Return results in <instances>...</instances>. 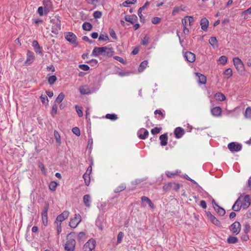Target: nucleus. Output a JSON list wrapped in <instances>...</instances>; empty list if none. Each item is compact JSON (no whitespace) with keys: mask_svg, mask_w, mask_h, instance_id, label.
<instances>
[{"mask_svg":"<svg viewBox=\"0 0 251 251\" xmlns=\"http://www.w3.org/2000/svg\"><path fill=\"white\" fill-rule=\"evenodd\" d=\"M114 51L112 48H108L107 47H95L93 50L91 55L98 56L100 55L105 56L108 57H111Z\"/></svg>","mask_w":251,"mask_h":251,"instance_id":"nucleus-1","label":"nucleus"},{"mask_svg":"<svg viewBox=\"0 0 251 251\" xmlns=\"http://www.w3.org/2000/svg\"><path fill=\"white\" fill-rule=\"evenodd\" d=\"M50 22L53 24L51 27V32L56 35L58 34L61 27L60 17L58 16H56L53 18L50 19Z\"/></svg>","mask_w":251,"mask_h":251,"instance_id":"nucleus-2","label":"nucleus"},{"mask_svg":"<svg viewBox=\"0 0 251 251\" xmlns=\"http://www.w3.org/2000/svg\"><path fill=\"white\" fill-rule=\"evenodd\" d=\"M75 244L76 242L73 236V233H70L67 236V241L64 249L67 251H74Z\"/></svg>","mask_w":251,"mask_h":251,"instance_id":"nucleus-3","label":"nucleus"},{"mask_svg":"<svg viewBox=\"0 0 251 251\" xmlns=\"http://www.w3.org/2000/svg\"><path fill=\"white\" fill-rule=\"evenodd\" d=\"M241 229V225L239 222H235L229 226V230L232 234L235 236L238 235Z\"/></svg>","mask_w":251,"mask_h":251,"instance_id":"nucleus-4","label":"nucleus"},{"mask_svg":"<svg viewBox=\"0 0 251 251\" xmlns=\"http://www.w3.org/2000/svg\"><path fill=\"white\" fill-rule=\"evenodd\" d=\"M65 38L68 42H70L72 44L75 46L78 45V43L77 42V37L74 33L72 32L65 33Z\"/></svg>","mask_w":251,"mask_h":251,"instance_id":"nucleus-5","label":"nucleus"},{"mask_svg":"<svg viewBox=\"0 0 251 251\" xmlns=\"http://www.w3.org/2000/svg\"><path fill=\"white\" fill-rule=\"evenodd\" d=\"M227 147L232 152H238L242 150V145L239 143L232 142L228 144Z\"/></svg>","mask_w":251,"mask_h":251,"instance_id":"nucleus-6","label":"nucleus"},{"mask_svg":"<svg viewBox=\"0 0 251 251\" xmlns=\"http://www.w3.org/2000/svg\"><path fill=\"white\" fill-rule=\"evenodd\" d=\"M96 241L93 239L89 240L84 245V251H93L96 247Z\"/></svg>","mask_w":251,"mask_h":251,"instance_id":"nucleus-7","label":"nucleus"},{"mask_svg":"<svg viewBox=\"0 0 251 251\" xmlns=\"http://www.w3.org/2000/svg\"><path fill=\"white\" fill-rule=\"evenodd\" d=\"M233 64L238 72H242L244 70V65L241 60L238 57L233 59Z\"/></svg>","mask_w":251,"mask_h":251,"instance_id":"nucleus-8","label":"nucleus"},{"mask_svg":"<svg viewBox=\"0 0 251 251\" xmlns=\"http://www.w3.org/2000/svg\"><path fill=\"white\" fill-rule=\"evenodd\" d=\"M239 198H241V202L243 209H247L250 206L251 203V199L249 195H247L244 197H240Z\"/></svg>","mask_w":251,"mask_h":251,"instance_id":"nucleus-9","label":"nucleus"},{"mask_svg":"<svg viewBox=\"0 0 251 251\" xmlns=\"http://www.w3.org/2000/svg\"><path fill=\"white\" fill-rule=\"evenodd\" d=\"M81 221V216L79 214H75V217L71 219L69 225L72 228H75L77 226Z\"/></svg>","mask_w":251,"mask_h":251,"instance_id":"nucleus-10","label":"nucleus"},{"mask_svg":"<svg viewBox=\"0 0 251 251\" xmlns=\"http://www.w3.org/2000/svg\"><path fill=\"white\" fill-rule=\"evenodd\" d=\"M92 166L90 165L88 167V168L86 170V172L83 176V177L84 178L85 185L87 186H89L90 184V180H91L90 175L92 173Z\"/></svg>","mask_w":251,"mask_h":251,"instance_id":"nucleus-11","label":"nucleus"},{"mask_svg":"<svg viewBox=\"0 0 251 251\" xmlns=\"http://www.w3.org/2000/svg\"><path fill=\"white\" fill-rule=\"evenodd\" d=\"M69 212L67 211H64L57 217L55 223L56 224L59 223L61 224V222H62L65 219H67L69 217Z\"/></svg>","mask_w":251,"mask_h":251,"instance_id":"nucleus-12","label":"nucleus"},{"mask_svg":"<svg viewBox=\"0 0 251 251\" xmlns=\"http://www.w3.org/2000/svg\"><path fill=\"white\" fill-rule=\"evenodd\" d=\"M206 216L208 219L213 224L218 226H221V222L210 212H206Z\"/></svg>","mask_w":251,"mask_h":251,"instance_id":"nucleus-13","label":"nucleus"},{"mask_svg":"<svg viewBox=\"0 0 251 251\" xmlns=\"http://www.w3.org/2000/svg\"><path fill=\"white\" fill-rule=\"evenodd\" d=\"M48 206H46L44 207L41 213L42 223L45 226L48 225Z\"/></svg>","mask_w":251,"mask_h":251,"instance_id":"nucleus-14","label":"nucleus"},{"mask_svg":"<svg viewBox=\"0 0 251 251\" xmlns=\"http://www.w3.org/2000/svg\"><path fill=\"white\" fill-rule=\"evenodd\" d=\"M184 57L187 61L191 63L194 62L196 60L195 54L191 51H186L184 55Z\"/></svg>","mask_w":251,"mask_h":251,"instance_id":"nucleus-15","label":"nucleus"},{"mask_svg":"<svg viewBox=\"0 0 251 251\" xmlns=\"http://www.w3.org/2000/svg\"><path fill=\"white\" fill-rule=\"evenodd\" d=\"M150 4V2L148 1H147L144 5L140 7L138 10V15L140 18V20L141 22L144 23L145 19V18L143 16V15L142 14V11L144 10L147 6H148Z\"/></svg>","mask_w":251,"mask_h":251,"instance_id":"nucleus-16","label":"nucleus"},{"mask_svg":"<svg viewBox=\"0 0 251 251\" xmlns=\"http://www.w3.org/2000/svg\"><path fill=\"white\" fill-rule=\"evenodd\" d=\"M212 203L213 204L215 210L220 216H223L225 214V210L224 208L221 207L220 206H219L214 200L212 201Z\"/></svg>","mask_w":251,"mask_h":251,"instance_id":"nucleus-17","label":"nucleus"},{"mask_svg":"<svg viewBox=\"0 0 251 251\" xmlns=\"http://www.w3.org/2000/svg\"><path fill=\"white\" fill-rule=\"evenodd\" d=\"M83 202L85 206L87 207H90L92 202V197L90 195H85L83 197Z\"/></svg>","mask_w":251,"mask_h":251,"instance_id":"nucleus-18","label":"nucleus"},{"mask_svg":"<svg viewBox=\"0 0 251 251\" xmlns=\"http://www.w3.org/2000/svg\"><path fill=\"white\" fill-rule=\"evenodd\" d=\"M26 55L27 58L25 62V64L26 65H30L34 60L35 58L34 53L32 51L28 50L27 51Z\"/></svg>","mask_w":251,"mask_h":251,"instance_id":"nucleus-19","label":"nucleus"},{"mask_svg":"<svg viewBox=\"0 0 251 251\" xmlns=\"http://www.w3.org/2000/svg\"><path fill=\"white\" fill-rule=\"evenodd\" d=\"M174 134L176 138H180L185 133V131L181 127H177L174 130Z\"/></svg>","mask_w":251,"mask_h":251,"instance_id":"nucleus-20","label":"nucleus"},{"mask_svg":"<svg viewBox=\"0 0 251 251\" xmlns=\"http://www.w3.org/2000/svg\"><path fill=\"white\" fill-rule=\"evenodd\" d=\"M201 29L204 31H207V27L209 25V21L206 18H203L200 21Z\"/></svg>","mask_w":251,"mask_h":251,"instance_id":"nucleus-21","label":"nucleus"},{"mask_svg":"<svg viewBox=\"0 0 251 251\" xmlns=\"http://www.w3.org/2000/svg\"><path fill=\"white\" fill-rule=\"evenodd\" d=\"M149 135L148 131L145 128H141L138 132V136L141 139H145Z\"/></svg>","mask_w":251,"mask_h":251,"instance_id":"nucleus-22","label":"nucleus"},{"mask_svg":"<svg viewBox=\"0 0 251 251\" xmlns=\"http://www.w3.org/2000/svg\"><path fill=\"white\" fill-rule=\"evenodd\" d=\"M241 198H238L232 206V209L234 211H239L242 207L241 202Z\"/></svg>","mask_w":251,"mask_h":251,"instance_id":"nucleus-23","label":"nucleus"},{"mask_svg":"<svg viewBox=\"0 0 251 251\" xmlns=\"http://www.w3.org/2000/svg\"><path fill=\"white\" fill-rule=\"evenodd\" d=\"M125 20L128 22H129L131 24H133L134 23L138 20V17L135 14L132 15H126L125 17Z\"/></svg>","mask_w":251,"mask_h":251,"instance_id":"nucleus-24","label":"nucleus"},{"mask_svg":"<svg viewBox=\"0 0 251 251\" xmlns=\"http://www.w3.org/2000/svg\"><path fill=\"white\" fill-rule=\"evenodd\" d=\"M211 112L213 116L219 117L221 115L222 109L220 106H216L211 109Z\"/></svg>","mask_w":251,"mask_h":251,"instance_id":"nucleus-25","label":"nucleus"},{"mask_svg":"<svg viewBox=\"0 0 251 251\" xmlns=\"http://www.w3.org/2000/svg\"><path fill=\"white\" fill-rule=\"evenodd\" d=\"M43 4L45 14H47L50 11V8L51 7L52 3L50 0H43Z\"/></svg>","mask_w":251,"mask_h":251,"instance_id":"nucleus-26","label":"nucleus"},{"mask_svg":"<svg viewBox=\"0 0 251 251\" xmlns=\"http://www.w3.org/2000/svg\"><path fill=\"white\" fill-rule=\"evenodd\" d=\"M196 75L199 77L198 82L200 84H205L206 82V77L200 73H196Z\"/></svg>","mask_w":251,"mask_h":251,"instance_id":"nucleus-27","label":"nucleus"},{"mask_svg":"<svg viewBox=\"0 0 251 251\" xmlns=\"http://www.w3.org/2000/svg\"><path fill=\"white\" fill-rule=\"evenodd\" d=\"M160 140V145L162 146H165L167 145L168 135L167 133L162 134L159 137Z\"/></svg>","mask_w":251,"mask_h":251,"instance_id":"nucleus-28","label":"nucleus"},{"mask_svg":"<svg viewBox=\"0 0 251 251\" xmlns=\"http://www.w3.org/2000/svg\"><path fill=\"white\" fill-rule=\"evenodd\" d=\"M174 185L176 186L177 189L179 188L178 184L170 182L164 185L163 187V189L165 191H168L171 189Z\"/></svg>","mask_w":251,"mask_h":251,"instance_id":"nucleus-29","label":"nucleus"},{"mask_svg":"<svg viewBox=\"0 0 251 251\" xmlns=\"http://www.w3.org/2000/svg\"><path fill=\"white\" fill-rule=\"evenodd\" d=\"M32 46L34 48L35 51L36 53H42V51H41V50L40 46V45H39V43H38L37 41L34 40L32 42Z\"/></svg>","mask_w":251,"mask_h":251,"instance_id":"nucleus-30","label":"nucleus"},{"mask_svg":"<svg viewBox=\"0 0 251 251\" xmlns=\"http://www.w3.org/2000/svg\"><path fill=\"white\" fill-rule=\"evenodd\" d=\"M214 97L216 100L220 101H224L226 99V96L221 92H218L214 95Z\"/></svg>","mask_w":251,"mask_h":251,"instance_id":"nucleus-31","label":"nucleus"},{"mask_svg":"<svg viewBox=\"0 0 251 251\" xmlns=\"http://www.w3.org/2000/svg\"><path fill=\"white\" fill-rule=\"evenodd\" d=\"M93 28L92 25L89 22H84L82 25V28L86 31H90Z\"/></svg>","mask_w":251,"mask_h":251,"instance_id":"nucleus-32","label":"nucleus"},{"mask_svg":"<svg viewBox=\"0 0 251 251\" xmlns=\"http://www.w3.org/2000/svg\"><path fill=\"white\" fill-rule=\"evenodd\" d=\"M180 173V171L178 170L175 171V172L166 171L165 174L168 177H173L178 175Z\"/></svg>","mask_w":251,"mask_h":251,"instance_id":"nucleus-33","label":"nucleus"},{"mask_svg":"<svg viewBox=\"0 0 251 251\" xmlns=\"http://www.w3.org/2000/svg\"><path fill=\"white\" fill-rule=\"evenodd\" d=\"M238 241V238L236 237L230 236L227 239V242L228 244H235Z\"/></svg>","mask_w":251,"mask_h":251,"instance_id":"nucleus-34","label":"nucleus"},{"mask_svg":"<svg viewBox=\"0 0 251 251\" xmlns=\"http://www.w3.org/2000/svg\"><path fill=\"white\" fill-rule=\"evenodd\" d=\"M224 74L226 75L225 77L227 79L229 78L232 75V70L231 68H229L226 69L224 72Z\"/></svg>","mask_w":251,"mask_h":251,"instance_id":"nucleus-35","label":"nucleus"},{"mask_svg":"<svg viewBox=\"0 0 251 251\" xmlns=\"http://www.w3.org/2000/svg\"><path fill=\"white\" fill-rule=\"evenodd\" d=\"M148 65V61L146 60L142 61L139 67L138 71L140 72H143L146 68Z\"/></svg>","mask_w":251,"mask_h":251,"instance_id":"nucleus-36","label":"nucleus"},{"mask_svg":"<svg viewBox=\"0 0 251 251\" xmlns=\"http://www.w3.org/2000/svg\"><path fill=\"white\" fill-rule=\"evenodd\" d=\"M105 118L111 121H115L118 119L117 115L115 114H107Z\"/></svg>","mask_w":251,"mask_h":251,"instance_id":"nucleus-37","label":"nucleus"},{"mask_svg":"<svg viewBox=\"0 0 251 251\" xmlns=\"http://www.w3.org/2000/svg\"><path fill=\"white\" fill-rule=\"evenodd\" d=\"M57 80V77L55 75H52L50 76L48 78V81L50 85L53 84Z\"/></svg>","mask_w":251,"mask_h":251,"instance_id":"nucleus-38","label":"nucleus"},{"mask_svg":"<svg viewBox=\"0 0 251 251\" xmlns=\"http://www.w3.org/2000/svg\"><path fill=\"white\" fill-rule=\"evenodd\" d=\"M64 97L65 95L63 93H60L56 98L55 102L58 103H60L64 99Z\"/></svg>","mask_w":251,"mask_h":251,"instance_id":"nucleus-39","label":"nucleus"},{"mask_svg":"<svg viewBox=\"0 0 251 251\" xmlns=\"http://www.w3.org/2000/svg\"><path fill=\"white\" fill-rule=\"evenodd\" d=\"M54 136L56 142L58 144V145H60L61 143L60 136L56 130L54 131Z\"/></svg>","mask_w":251,"mask_h":251,"instance_id":"nucleus-40","label":"nucleus"},{"mask_svg":"<svg viewBox=\"0 0 251 251\" xmlns=\"http://www.w3.org/2000/svg\"><path fill=\"white\" fill-rule=\"evenodd\" d=\"M209 44L212 46L214 47L215 45L217 47L218 41L215 37H212L209 40Z\"/></svg>","mask_w":251,"mask_h":251,"instance_id":"nucleus-41","label":"nucleus"},{"mask_svg":"<svg viewBox=\"0 0 251 251\" xmlns=\"http://www.w3.org/2000/svg\"><path fill=\"white\" fill-rule=\"evenodd\" d=\"M57 184L55 181H51L50 183L49 187L50 190L54 191L56 190Z\"/></svg>","mask_w":251,"mask_h":251,"instance_id":"nucleus-42","label":"nucleus"},{"mask_svg":"<svg viewBox=\"0 0 251 251\" xmlns=\"http://www.w3.org/2000/svg\"><path fill=\"white\" fill-rule=\"evenodd\" d=\"M57 105L56 104L53 105L52 107V109L50 112V114L52 117H54L55 115L57 113Z\"/></svg>","mask_w":251,"mask_h":251,"instance_id":"nucleus-43","label":"nucleus"},{"mask_svg":"<svg viewBox=\"0 0 251 251\" xmlns=\"http://www.w3.org/2000/svg\"><path fill=\"white\" fill-rule=\"evenodd\" d=\"M76 111L79 117H81L83 116L82 108L78 105H76L75 106Z\"/></svg>","mask_w":251,"mask_h":251,"instance_id":"nucleus-44","label":"nucleus"},{"mask_svg":"<svg viewBox=\"0 0 251 251\" xmlns=\"http://www.w3.org/2000/svg\"><path fill=\"white\" fill-rule=\"evenodd\" d=\"M109 37L107 34H100L99 37V41H108L109 40Z\"/></svg>","mask_w":251,"mask_h":251,"instance_id":"nucleus-45","label":"nucleus"},{"mask_svg":"<svg viewBox=\"0 0 251 251\" xmlns=\"http://www.w3.org/2000/svg\"><path fill=\"white\" fill-rule=\"evenodd\" d=\"M245 116L247 118L251 119V108L250 107H248L246 108L245 113Z\"/></svg>","mask_w":251,"mask_h":251,"instance_id":"nucleus-46","label":"nucleus"},{"mask_svg":"<svg viewBox=\"0 0 251 251\" xmlns=\"http://www.w3.org/2000/svg\"><path fill=\"white\" fill-rule=\"evenodd\" d=\"M227 58L226 56H221L219 59V61L223 65H225L227 62Z\"/></svg>","mask_w":251,"mask_h":251,"instance_id":"nucleus-47","label":"nucleus"},{"mask_svg":"<svg viewBox=\"0 0 251 251\" xmlns=\"http://www.w3.org/2000/svg\"><path fill=\"white\" fill-rule=\"evenodd\" d=\"M162 130L161 127H155L151 130V133L152 134L154 135L159 133Z\"/></svg>","mask_w":251,"mask_h":251,"instance_id":"nucleus-48","label":"nucleus"},{"mask_svg":"<svg viewBox=\"0 0 251 251\" xmlns=\"http://www.w3.org/2000/svg\"><path fill=\"white\" fill-rule=\"evenodd\" d=\"M155 115L158 114L161 116V119H163L165 117V115L160 110H155L154 112Z\"/></svg>","mask_w":251,"mask_h":251,"instance_id":"nucleus-49","label":"nucleus"},{"mask_svg":"<svg viewBox=\"0 0 251 251\" xmlns=\"http://www.w3.org/2000/svg\"><path fill=\"white\" fill-rule=\"evenodd\" d=\"M161 18L159 17H153L151 19V23L154 25H157L161 22Z\"/></svg>","mask_w":251,"mask_h":251,"instance_id":"nucleus-50","label":"nucleus"},{"mask_svg":"<svg viewBox=\"0 0 251 251\" xmlns=\"http://www.w3.org/2000/svg\"><path fill=\"white\" fill-rule=\"evenodd\" d=\"M40 98L43 103L47 104H48L49 100L47 96L41 95Z\"/></svg>","mask_w":251,"mask_h":251,"instance_id":"nucleus-51","label":"nucleus"},{"mask_svg":"<svg viewBox=\"0 0 251 251\" xmlns=\"http://www.w3.org/2000/svg\"><path fill=\"white\" fill-rule=\"evenodd\" d=\"M73 133L75 135L79 136L80 135V131L79 128L77 127H75L72 128V130Z\"/></svg>","mask_w":251,"mask_h":251,"instance_id":"nucleus-52","label":"nucleus"},{"mask_svg":"<svg viewBox=\"0 0 251 251\" xmlns=\"http://www.w3.org/2000/svg\"><path fill=\"white\" fill-rule=\"evenodd\" d=\"M101 16L102 13L100 11H96L93 13V16L95 19L100 18Z\"/></svg>","mask_w":251,"mask_h":251,"instance_id":"nucleus-53","label":"nucleus"},{"mask_svg":"<svg viewBox=\"0 0 251 251\" xmlns=\"http://www.w3.org/2000/svg\"><path fill=\"white\" fill-rule=\"evenodd\" d=\"M150 38L147 35H146L142 40L141 44L143 45H146L148 44Z\"/></svg>","mask_w":251,"mask_h":251,"instance_id":"nucleus-54","label":"nucleus"},{"mask_svg":"<svg viewBox=\"0 0 251 251\" xmlns=\"http://www.w3.org/2000/svg\"><path fill=\"white\" fill-rule=\"evenodd\" d=\"M79 68L83 71H88L90 69V67L88 65L86 64H80L79 65Z\"/></svg>","mask_w":251,"mask_h":251,"instance_id":"nucleus-55","label":"nucleus"},{"mask_svg":"<svg viewBox=\"0 0 251 251\" xmlns=\"http://www.w3.org/2000/svg\"><path fill=\"white\" fill-rule=\"evenodd\" d=\"M109 34L111 36V37L115 39V40H117V36L115 33V31L114 30V29H110V30H109Z\"/></svg>","mask_w":251,"mask_h":251,"instance_id":"nucleus-56","label":"nucleus"},{"mask_svg":"<svg viewBox=\"0 0 251 251\" xmlns=\"http://www.w3.org/2000/svg\"><path fill=\"white\" fill-rule=\"evenodd\" d=\"M86 63L90 64L92 66H96L98 64V61L96 59H92L89 61H87Z\"/></svg>","mask_w":251,"mask_h":251,"instance_id":"nucleus-57","label":"nucleus"},{"mask_svg":"<svg viewBox=\"0 0 251 251\" xmlns=\"http://www.w3.org/2000/svg\"><path fill=\"white\" fill-rule=\"evenodd\" d=\"M126 186L125 184H122L119 185L116 188V192H119L122 191L126 189Z\"/></svg>","mask_w":251,"mask_h":251,"instance_id":"nucleus-58","label":"nucleus"},{"mask_svg":"<svg viewBox=\"0 0 251 251\" xmlns=\"http://www.w3.org/2000/svg\"><path fill=\"white\" fill-rule=\"evenodd\" d=\"M123 237H124L123 233L122 232H120L117 236V244L121 243Z\"/></svg>","mask_w":251,"mask_h":251,"instance_id":"nucleus-59","label":"nucleus"},{"mask_svg":"<svg viewBox=\"0 0 251 251\" xmlns=\"http://www.w3.org/2000/svg\"><path fill=\"white\" fill-rule=\"evenodd\" d=\"M93 145V139L92 138H89L88 141V145L87 147V149L90 151L92 149Z\"/></svg>","mask_w":251,"mask_h":251,"instance_id":"nucleus-60","label":"nucleus"},{"mask_svg":"<svg viewBox=\"0 0 251 251\" xmlns=\"http://www.w3.org/2000/svg\"><path fill=\"white\" fill-rule=\"evenodd\" d=\"M137 0H126L125 2L123 3V5L124 6H127L126 5H125V3L126 4H134L135 2H136Z\"/></svg>","mask_w":251,"mask_h":251,"instance_id":"nucleus-61","label":"nucleus"},{"mask_svg":"<svg viewBox=\"0 0 251 251\" xmlns=\"http://www.w3.org/2000/svg\"><path fill=\"white\" fill-rule=\"evenodd\" d=\"M141 201L142 203L146 202L148 204L151 201V200L149 198L143 196L141 198Z\"/></svg>","mask_w":251,"mask_h":251,"instance_id":"nucleus-62","label":"nucleus"},{"mask_svg":"<svg viewBox=\"0 0 251 251\" xmlns=\"http://www.w3.org/2000/svg\"><path fill=\"white\" fill-rule=\"evenodd\" d=\"M86 233L84 232H80L78 235V239L80 240H83L85 238Z\"/></svg>","mask_w":251,"mask_h":251,"instance_id":"nucleus-63","label":"nucleus"},{"mask_svg":"<svg viewBox=\"0 0 251 251\" xmlns=\"http://www.w3.org/2000/svg\"><path fill=\"white\" fill-rule=\"evenodd\" d=\"M114 58L115 60L119 61L120 62L122 63L123 64H125V63H126V61H125V60L123 58H122L120 56H114Z\"/></svg>","mask_w":251,"mask_h":251,"instance_id":"nucleus-64","label":"nucleus"}]
</instances>
